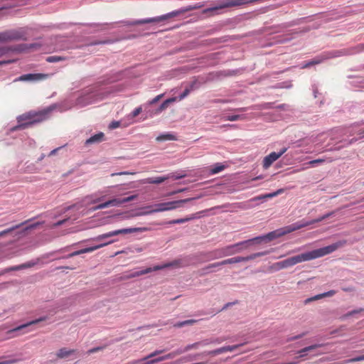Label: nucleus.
<instances>
[{
	"mask_svg": "<svg viewBox=\"0 0 364 364\" xmlns=\"http://www.w3.org/2000/svg\"><path fill=\"white\" fill-rule=\"evenodd\" d=\"M346 244V241H338L336 243L330 245L328 246L321 247L312 250L311 252H304L284 260H282V264L284 268H287L294 266L298 263H301L306 261H310L316 258H319L331 254L336 251L338 248L343 247Z\"/></svg>",
	"mask_w": 364,
	"mask_h": 364,
	"instance_id": "nucleus-1",
	"label": "nucleus"
},
{
	"mask_svg": "<svg viewBox=\"0 0 364 364\" xmlns=\"http://www.w3.org/2000/svg\"><path fill=\"white\" fill-rule=\"evenodd\" d=\"M50 111L51 109L48 108L39 112H28L23 114L17 117L18 124L14 127L12 130L24 129L34 124L40 123L48 118Z\"/></svg>",
	"mask_w": 364,
	"mask_h": 364,
	"instance_id": "nucleus-2",
	"label": "nucleus"
},
{
	"mask_svg": "<svg viewBox=\"0 0 364 364\" xmlns=\"http://www.w3.org/2000/svg\"><path fill=\"white\" fill-rule=\"evenodd\" d=\"M262 237H255L234 245H228L221 248L215 249L208 253V259H220L225 257L230 256L241 252L243 249H246L253 240H261Z\"/></svg>",
	"mask_w": 364,
	"mask_h": 364,
	"instance_id": "nucleus-3",
	"label": "nucleus"
},
{
	"mask_svg": "<svg viewBox=\"0 0 364 364\" xmlns=\"http://www.w3.org/2000/svg\"><path fill=\"white\" fill-rule=\"evenodd\" d=\"M333 214V212H331V213H327V214L321 216L319 218L314 220L312 221L307 222V223H303V224H301V225H294L293 226H289V227H288V230L287 231H284L282 233L277 234V232H275V231L271 232L268 233L267 235L261 237H262L261 240H255V241L259 242L262 240H263L264 238H267L269 240H272L274 238H275V237H277L278 236L284 235V234H286L287 232H291L292 231L299 230V229H300L301 228H304V227L312 225V224H314L315 223L321 222L322 220H323L328 218V217L331 216ZM252 242H255V240H253Z\"/></svg>",
	"mask_w": 364,
	"mask_h": 364,
	"instance_id": "nucleus-4",
	"label": "nucleus"
},
{
	"mask_svg": "<svg viewBox=\"0 0 364 364\" xmlns=\"http://www.w3.org/2000/svg\"><path fill=\"white\" fill-rule=\"evenodd\" d=\"M200 6H196L193 7H190L188 9H186L182 11H172V12L166 14L165 15H162L160 16L154 17V18H145V19H141V20L133 21L127 23V25L134 26V25L145 24V23H159V22L164 21L165 20H167L169 18L176 16L178 14H180L184 11H191V10H193V9H195L197 8H200Z\"/></svg>",
	"mask_w": 364,
	"mask_h": 364,
	"instance_id": "nucleus-5",
	"label": "nucleus"
},
{
	"mask_svg": "<svg viewBox=\"0 0 364 364\" xmlns=\"http://www.w3.org/2000/svg\"><path fill=\"white\" fill-rule=\"evenodd\" d=\"M194 198H186V199L178 200H173V201L158 203V204L154 205L156 208L153 209V210H150L149 213L163 212V211H166V210H174L178 208L182 207V205L184 203L191 201Z\"/></svg>",
	"mask_w": 364,
	"mask_h": 364,
	"instance_id": "nucleus-6",
	"label": "nucleus"
},
{
	"mask_svg": "<svg viewBox=\"0 0 364 364\" xmlns=\"http://www.w3.org/2000/svg\"><path fill=\"white\" fill-rule=\"evenodd\" d=\"M149 230V228L146 227L142 228H123L119 230H116L113 231H110L102 235H98L96 237L94 240L95 241H100L102 240L116 236L120 234H129V233H134V232H144L146 231Z\"/></svg>",
	"mask_w": 364,
	"mask_h": 364,
	"instance_id": "nucleus-7",
	"label": "nucleus"
},
{
	"mask_svg": "<svg viewBox=\"0 0 364 364\" xmlns=\"http://www.w3.org/2000/svg\"><path fill=\"white\" fill-rule=\"evenodd\" d=\"M25 33L22 30H10L0 33V43L25 39Z\"/></svg>",
	"mask_w": 364,
	"mask_h": 364,
	"instance_id": "nucleus-8",
	"label": "nucleus"
},
{
	"mask_svg": "<svg viewBox=\"0 0 364 364\" xmlns=\"http://www.w3.org/2000/svg\"><path fill=\"white\" fill-rule=\"evenodd\" d=\"M267 253H268L267 252H259L252 254L247 257H231V258L223 260L222 264H223V265H225V264H235V263H238V262H247L249 260L255 259L257 257L266 255Z\"/></svg>",
	"mask_w": 364,
	"mask_h": 364,
	"instance_id": "nucleus-9",
	"label": "nucleus"
},
{
	"mask_svg": "<svg viewBox=\"0 0 364 364\" xmlns=\"http://www.w3.org/2000/svg\"><path fill=\"white\" fill-rule=\"evenodd\" d=\"M284 192V189L280 188V189H278L275 192L258 196L251 198L250 200H248L247 202L238 203L237 206L242 209H248L252 207V205L250 204L251 202L257 201V200H262V199H265V198H272L275 197Z\"/></svg>",
	"mask_w": 364,
	"mask_h": 364,
	"instance_id": "nucleus-10",
	"label": "nucleus"
},
{
	"mask_svg": "<svg viewBox=\"0 0 364 364\" xmlns=\"http://www.w3.org/2000/svg\"><path fill=\"white\" fill-rule=\"evenodd\" d=\"M287 150V148H283L279 153L272 152L269 155L264 157L263 160V166L264 168H269L273 162L277 161L282 154H284Z\"/></svg>",
	"mask_w": 364,
	"mask_h": 364,
	"instance_id": "nucleus-11",
	"label": "nucleus"
},
{
	"mask_svg": "<svg viewBox=\"0 0 364 364\" xmlns=\"http://www.w3.org/2000/svg\"><path fill=\"white\" fill-rule=\"evenodd\" d=\"M114 242V240H111V241H109L107 242H105V243L100 244V245H95V246H93V247H90L84 248V249H82V250L73 252L70 253V255H68V257H73L74 256L79 255H81V254L92 252H93V251H95L96 250H98V249H100L101 247H105L106 245L112 244Z\"/></svg>",
	"mask_w": 364,
	"mask_h": 364,
	"instance_id": "nucleus-12",
	"label": "nucleus"
},
{
	"mask_svg": "<svg viewBox=\"0 0 364 364\" xmlns=\"http://www.w3.org/2000/svg\"><path fill=\"white\" fill-rule=\"evenodd\" d=\"M48 74L36 73V74H26L19 77L18 80L27 81V80H43L48 77Z\"/></svg>",
	"mask_w": 364,
	"mask_h": 364,
	"instance_id": "nucleus-13",
	"label": "nucleus"
},
{
	"mask_svg": "<svg viewBox=\"0 0 364 364\" xmlns=\"http://www.w3.org/2000/svg\"><path fill=\"white\" fill-rule=\"evenodd\" d=\"M171 265H172V264L168 263V264H164L162 266L157 265V266L154 267L153 268L148 267V268H146L144 270L138 271V272H135L132 273V275L129 277H139V276H141V275H143V274H146L150 273L152 271H157V270L162 269L164 268L170 267Z\"/></svg>",
	"mask_w": 364,
	"mask_h": 364,
	"instance_id": "nucleus-14",
	"label": "nucleus"
},
{
	"mask_svg": "<svg viewBox=\"0 0 364 364\" xmlns=\"http://www.w3.org/2000/svg\"><path fill=\"white\" fill-rule=\"evenodd\" d=\"M105 134L102 132H99L89 139L85 141V144H91L95 143H100L104 140Z\"/></svg>",
	"mask_w": 364,
	"mask_h": 364,
	"instance_id": "nucleus-15",
	"label": "nucleus"
},
{
	"mask_svg": "<svg viewBox=\"0 0 364 364\" xmlns=\"http://www.w3.org/2000/svg\"><path fill=\"white\" fill-rule=\"evenodd\" d=\"M109 206H119V201L117 198L109 200L105 203L99 204L95 208V210H100L108 208Z\"/></svg>",
	"mask_w": 364,
	"mask_h": 364,
	"instance_id": "nucleus-16",
	"label": "nucleus"
},
{
	"mask_svg": "<svg viewBox=\"0 0 364 364\" xmlns=\"http://www.w3.org/2000/svg\"><path fill=\"white\" fill-rule=\"evenodd\" d=\"M46 320V317H43V318H38V319H36V320H33L32 321H30L27 323H25V324H23V325H21L12 330H11L10 331H9V333H13V332H16V331H18L20 330H22L31 325H33V324H36L41 321H45Z\"/></svg>",
	"mask_w": 364,
	"mask_h": 364,
	"instance_id": "nucleus-17",
	"label": "nucleus"
},
{
	"mask_svg": "<svg viewBox=\"0 0 364 364\" xmlns=\"http://www.w3.org/2000/svg\"><path fill=\"white\" fill-rule=\"evenodd\" d=\"M322 346H323L322 344H314V345H311V346L305 347L298 351V353L299 354L298 358H304L306 355V353L311 351L317 348L321 347Z\"/></svg>",
	"mask_w": 364,
	"mask_h": 364,
	"instance_id": "nucleus-18",
	"label": "nucleus"
},
{
	"mask_svg": "<svg viewBox=\"0 0 364 364\" xmlns=\"http://www.w3.org/2000/svg\"><path fill=\"white\" fill-rule=\"evenodd\" d=\"M336 291L335 290H330V291H328L327 292H325V293H323V294H320L316 295L314 297L309 298V299H308L306 301V302L308 303L309 301H314V300H318V299H322V298H324V297L332 296L334 294H336Z\"/></svg>",
	"mask_w": 364,
	"mask_h": 364,
	"instance_id": "nucleus-19",
	"label": "nucleus"
},
{
	"mask_svg": "<svg viewBox=\"0 0 364 364\" xmlns=\"http://www.w3.org/2000/svg\"><path fill=\"white\" fill-rule=\"evenodd\" d=\"M169 178H171V176H158L156 178H148L146 179L145 182L148 183L159 184Z\"/></svg>",
	"mask_w": 364,
	"mask_h": 364,
	"instance_id": "nucleus-20",
	"label": "nucleus"
},
{
	"mask_svg": "<svg viewBox=\"0 0 364 364\" xmlns=\"http://www.w3.org/2000/svg\"><path fill=\"white\" fill-rule=\"evenodd\" d=\"M151 213H149V211H141V210L132 211V212H129V213H126V215H124V218L128 219V218L142 216V215H148V214H151Z\"/></svg>",
	"mask_w": 364,
	"mask_h": 364,
	"instance_id": "nucleus-21",
	"label": "nucleus"
},
{
	"mask_svg": "<svg viewBox=\"0 0 364 364\" xmlns=\"http://www.w3.org/2000/svg\"><path fill=\"white\" fill-rule=\"evenodd\" d=\"M75 352V350H68L65 348H63L58 351L57 356L59 358H63L69 356L70 355L74 353Z\"/></svg>",
	"mask_w": 364,
	"mask_h": 364,
	"instance_id": "nucleus-22",
	"label": "nucleus"
},
{
	"mask_svg": "<svg viewBox=\"0 0 364 364\" xmlns=\"http://www.w3.org/2000/svg\"><path fill=\"white\" fill-rule=\"evenodd\" d=\"M176 100V97H172V98H169V99H167L159 107L156 109V113H160L162 111H164V109H166L168 105L171 102H175Z\"/></svg>",
	"mask_w": 364,
	"mask_h": 364,
	"instance_id": "nucleus-23",
	"label": "nucleus"
},
{
	"mask_svg": "<svg viewBox=\"0 0 364 364\" xmlns=\"http://www.w3.org/2000/svg\"><path fill=\"white\" fill-rule=\"evenodd\" d=\"M194 218H195V216L192 215L191 217H187V218H181V219H176V220H169V221L166 222V223L168 224V225L184 223L190 221V220H193Z\"/></svg>",
	"mask_w": 364,
	"mask_h": 364,
	"instance_id": "nucleus-24",
	"label": "nucleus"
},
{
	"mask_svg": "<svg viewBox=\"0 0 364 364\" xmlns=\"http://www.w3.org/2000/svg\"><path fill=\"white\" fill-rule=\"evenodd\" d=\"M326 58H327V57H326V58H323V57H318V58H315V59H314V60H311V61L308 62V63H306L305 65H304L302 66V68H309V67H310V66H311V65H316V64H319V63H321V62H323V60L324 59H326Z\"/></svg>",
	"mask_w": 364,
	"mask_h": 364,
	"instance_id": "nucleus-25",
	"label": "nucleus"
},
{
	"mask_svg": "<svg viewBox=\"0 0 364 364\" xmlns=\"http://www.w3.org/2000/svg\"><path fill=\"white\" fill-rule=\"evenodd\" d=\"M176 140V137L172 134H164L156 137V141Z\"/></svg>",
	"mask_w": 364,
	"mask_h": 364,
	"instance_id": "nucleus-26",
	"label": "nucleus"
},
{
	"mask_svg": "<svg viewBox=\"0 0 364 364\" xmlns=\"http://www.w3.org/2000/svg\"><path fill=\"white\" fill-rule=\"evenodd\" d=\"M225 339L221 338H212V339H205L203 341V346H208L211 343H221L223 341H224Z\"/></svg>",
	"mask_w": 364,
	"mask_h": 364,
	"instance_id": "nucleus-27",
	"label": "nucleus"
},
{
	"mask_svg": "<svg viewBox=\"0 0 364 364\" xmlns=\"http://www.w3.org/2000/svg\"><path fill=\"white\" fill-rule=\"evenodd\" d=\"M65 60H66L65 57L58 56V55L48 56L46 58V61L48 63H57V62Z\"/></svg>",
	"mask_w": 364,
	"mask_h": 364,
	"instance_id": "nucleus-28",
	"label": "nucleus"
},
{
	"mask_svg": "<svg viewBox=\"0 0 364 364\" xmlns=\"http://www.w3.org/2000/svg\"><path fill=\"white\" fill-rule=\"evenodd\" d=\"M196 322V320H194V319L186 320V321L178 322V323L174 324V327L181 328L186 325L193 324Z\"/></svg>",
	"mask_w": 364,
	"mask_h": 364,
	"instance_id": "nucleus-29",
	"label": "nucleus"
},
{
	"mask_svg": "<svg viewBox=\"0 0 364 364\" xmlns=\"http://www.w3.org/2000/svg\"><path fill=\"white\" fill-rule=\"evenodd\" d=\"M33 265H34V263L28 262V263L22 264L18 265V266L13 267L11 268V270H19V269H26V268L31 267Z\"/></svg>",
	"mask_w": 364,
	"mask_h": 364,
	"instance_id": "nucleus-30",
	"label": "nucleus"
},
{
	"mask_svg": "<svg viewBox=\"0 0 364 364\" xmlns=\"http://www.w3.org/2000/svg\"><path fill=\"white\" fill-rule=\"evenodd\" d=\"M200 82L196 79H195L194 80L191 82V83L189 84V85L187 87L188 88V90L190 91H193V90L198 89L200 87Z\"/></svg>",
	"mask_w": 364,
	"mask_h": 364,
	"instance_id": "nucleus-31",
	"label": "nucleus"
},
{
	"mask_svg": "<svg viewBox=\"0 0 364 364\" xmlns=\"http://www.w3.org/2000/svg\"><path fill=\"white\" fill-rule=\"evenodd\" d=\"M224 168H225L224 165L217 164L213 168H211L210 173L212 174H215V173H218L222 171L223 170H224Z\"/></svg>",
	"mask_w": 364,
	"mask_h": 364,
	"instance_id": "nucleus-32",
	"label": "nucleus"
},
{
	"mask_svg": "<svg viewBox=\"0 0 364 364\" xmlns=\"http://www.w3.org/2000/svg\"><path fill=\"white\" fill-rule=\"evenodd\" d=\"M24 223H21V224H20V225H17L14 226V227L11 228H9V229H6V230H3V231L0 232V237H3V236H4V235H6V234L10 233V232H12L13 230H16V229L18 228L19 227H21V226L22 225H23Z\"/></svg>",
	"mask_w": 364,
	"mask_h": 364,
	"instance_id": "nucleus-33",
	"label": "nucleus"
},
{
	"mask_svg": "<svg viewBox=\"0 0 364 364\" xmlns=\"http://www.w3.org/2000/svg\"><path fill=\"white\" fill-rule=\"evenodd\" d=\"M200 346H203V341L196 342L192 344L187 345L186 346V350H187V351H189L192 349H197Z\"/></svg>",
	"mask_w": 364,
	"mask_h": 364,
	"instance_id": "nucleus-34",
	"label": "nucleus"
},
{
	"mask_svg": "<svg viewBox=\"0 0 364 364\" xmlns=\"http://www.w3.org/2000/svg\"><path fill=\"white\" fill-rule=\"evenodd\" d=\"M136 198V195H133V196H131L122 198V199H120V198H117V199L119 201V206L120 205H122L123 203H128L129 201L133 200Z\"/></svg>",
	"mask_w": 364,
	"mask_h": 364,
	"instance_id": "nucleus-35",
	"label": "nucleus"
},
{
	"mask_svg": "<svg viewBox=\"0 0 364 364\" xmlns=\"http://www.w3.org/2000/svg\"><path fill=\"white\" fill-rule=\"evenodd\" d=\"M284 269V267H283V264H282V262L280 261V262H276L274 264H273L271 267H270V269L272 271H278V270H280V269Z\"/></svg>",
	"mask_w": 364,
	"mask_h": 364,
	"instance_id": "nucleus-36",
	"label": "nucleus"
},
{
	"mask_svg": "<svg viewBox=\"0 0 364 364\" xmlns=\"http://www.w3.org/2000/svg\"><path fill=\"white\" fill-rule=\"evenodd\" d=\"M245 119V117L243 115H240V114L230 115V116H228L226 117V120H229L231 122H234V121H237V120H240V119Z\"/></svg>",
	"mask_w": 364,
	"mask_h": 364,
	"instance_id": "nucleus-37",
	"label": "nucleus"
},
{
	"mask_svg": "<svg viewBox=\"0 0 364 364\" xmlns=\"http://www.w3.org/2000/svg\"><path fill=\"white\" fill-rule=\"evenodd\" d=\"M163 352H164V350H155V351L152 352L151 353H150V354H149V355H147L146 357H144V358H143V360H148V359H149V358H154V357H155V356H156V355H159V354L162 353Z\"/></svg>",
	"mask_w": 364,
	"mask_h": 364,
	"instance_id": "nucleus-38",
	"label": "nucleus"
},
{
	"mask_svg": "<svg viewBox=\"0 0 364 364\" xmlns=\"http://www.w3.org/2000/svg\"><path fill=\"white\" fill-rule=\"evenodd\" d=\"M326 161V159H315V160H312V161H310L308 164L314 166H315L316 164H322L323 162Z\"/></svg>",
	"mask_w": 364,
	"mask_h": 364,
	"instance_id": "nucleus-39",
	"label": "nucleus"
},
{
	"mask_svg": "<svg viewBox=\"0 0 364 364\" xmlns=\"http://www.w3.org/2000/svg\"><path fill=\"white\" fill-rule=\"evenodd\" d=\"M164 360H166L165 355H163V356H161V357L152 359V360H149V363L150 364H156V363H158L164 361Z\"/></svg>",
	"mask_w": 364,
	"mask_h": 364,
	"instance_id": "nucleus-40",
	"label": "nucleus"
},
{
	"mask_svg": "<svg viewBox=\"0 0 364 364\" xmlns=\"http://www.w3.org/2000/svg\"><path fill=\"white\" fill-rule=\"evenodd\" d=\"M191 92V91H190L188 90V88L186 87V89L184 90V91L179 95V97H178L179 100H181L184 99L185 97H186Z\"/></svg>",
	"mask_w": 364,
	"mask_h": 364,
	"instance_id": "nucleus-41",
	"label": "nucleus"
},
{
	"mask_svg": "<svg viewBox=\"0 0 364 364\" xmlns=\"http://www.w3.org/2000/svg\"><path fill=\"white\" fill-rule=\"evenodd\" d=\"M243 346L242 343L241 344H237V345H233V346H226L227 347V352L230 351V352H232V351H234L235 350L237 349L239 347Z\"/></svg>",
	"mask_w": 364,
	"mask_h": 364,
	"instance_id": "nucleus-42",
	"label": "nucleus"
},
{
	"mask_svg": "<svg viewBox=\"0 0 364 364\" xmlns=\"http://www.w3.org/2000/svg\"><path fill=\"white\" fill-rule=\"evenodd\" d=\"M18 360L17 359H9L3 361H0V364H14L16 363Z\"/></svg>",
	"mask_w": 364,
	"mask_h": 364,
	"instance_id": "nucleus-43",
	"label": "nucleus"
},
{
	"mask_svg": "<svg viewBox=\"0 0 364 364\" xmlns=\"http://www.w3.org/2000/svg\"><path fill=\"white\" fill-rule=\"evenodd\" d=\"M142 111V109L141 107H139L137 108H136L132 112V117L134 118V117H136V116H138Z\"/></svg>",
	"mask_w": 364,
	"mask_h": 364,
	"instance_id": "nucleus-44",
	"label": "nucleus"
},
{
	"mask_svg": "<svg viewBox=\"0 0 364 364\" xmlns=\"http://www.w3.org/2000/svg\"><path fill=\"white\" fill-rule=\"evenodd\" d=\"M164 96L163 94L159 95L156 97H155L154 99H152L151 101H149V105H154L158 101L161 100V98Z\"/></svg>",
	"mask_w": 364,
	"mask_h": 364,
	"instance_id": "nucleus-45",
	"label": "nucleus"
},
{
	"mask_svg": "<svg viewBox=\"0 0 364 364\" xmlns=\"http://www.w3.org/2000/svg\"><path fill=\"white\" fill-rule=\"evenodd\" d=\"M362 360H364V355L351 358L349 360V362L353 363V362H358V361H362Z\"/></svg>",
	"mask_w": 364,
	"mask_h": 364,
	"instance_id": "nucleus-46",
	"label": "nucleus"
},
{
	"mask_svg": "<svg viewBox=\"0 0 364 364\" xmlns=\"http://www.w3.org/2000/svg\"><path fill=\"white\" fill-rule=\"evenodd\" d=\"M203 354H205L208 355H212V356L217 355H218V348L215 350H213L204 352V353H203Z\"/></svg>",
	"mask_w": 364,
	"mask_h": 364,
	"instance_id": "nucleus-47",
	"label": "nucleus"
},
{
	"mask_svg": "<svg viewBox=\"0 0 364 364\" xmlns=\"http://www.w3.org/2000/svg\"><path fill=\"white\" fill-rule=\"evenodd\" d=\"M222 265H223V264H222V261H221V262H215V263L208 264V268H214V267H220Z\"/></svg>",
	"mask_w": 364,
	"mask_h": 364,
	"instance_id": "nucleus-48",
	"label": "nucleus"
},
{
	"mask_svg": "<svg viewBox=\"0 0 364 364\" xmlns=\"http://www.w3.org/2000/svg\"><path fill=\"white\" fill-rule=\"evenodd\" d=\"M176 356V355L175 351H172V352L165 355V358H166V360L172 359V358H175Z\"/></svg>",
	"mask_w": 364,
	"mask_h": 364,
	"instance_id": "nucleus-49",
	"label": "nucleus"
},
{
	"mask_svg": "<svg viewBox=\"0 0 364 364\" xmlns=\"http://www.w3.org/2000/svg\"><path fill=\"white\" fill-rule=\"evenodd\" d=\"M174 351H175L176 356L178 355H181L182 353H184L186 352H188L187 350H186V347H184L183 348L177 349L176 350H174Z\"/></svg>",
	"mask_w": 364,
	"mask_h": 364,
	"instance_id": "nucleus-50",
	"label": "nucleus"
},
{
	"mask_svg": "<svg viewBox=\"0 0 364 364\" xmlns=\"http://www.w3.org/2000/svg\"><path fill=\"white\" fill-rule=\"evenodd\" d=\"M168 176H171V178H174V179H180V178H182L186 176L185 174H183V175H175L174 173H171Z\"/></svg>",
	"mask_w": 364,
	"mask_h": 364,
	"instance_id": "nucleus-51",
	"label": "nucleus"
},
{
	"mask_svg": "<svg viewBox=\"0 0 364 364\" xmlns=\"http://www.w3.org/2000/svg\"><path fill=\"white\" fill-rule=\"evenodd\" d=\"M129 174H133V173H130L128 171H123V172H119V173H113L111 174V176H114L129 175Z\"/></svg>",
	"mask_w": 364,
	"mask_h": 364,
	"instance_id": "nucleus-52",
	"label": "nucleus"
},
{
	"mask_svg": "<svg viewBox=\"0 0 364 364\" xmlns=\"http://www.w3.org/2000/svg\"><path fill=\"white\" fill-rule=\"evenodd\" d=\"M102 347H97V348H91L88 351H87V353L88 354H91V353H96L100 350H102Z\"/></svg>",
	"mask_w": 364,
	"mask_h": 364,
	"instance_id": "nucleus-53",
	"label": "nucleus"
},
{
	"mask_svg": "<svg viewBox=\"0 0 364 364\" xmlns=\"http://www.w3.org/2000/svg\"><path fill=\"white\" fill-rule=\"evenodd\" d=\"M119 127V122H112L110 125H109V127L111 129H116L117 127Z\"/></svg>",
	"mask_w": 364,
	"mask_h": 364,
	"instance_id": "nucleus-54",
	"label": "nucleus"
},
{
	"mask_svg": "<svg viewBox=\"0 0 364 364\" xmlns=\"http://www.w3.org/2000/svg\"><path fill=\"white\" fill-rule=\"evenodd\" d=\"M218 355L227 352V347L223 346L218 348Z\"/></svg>",
	"mask_w": 364,
	"mask_h": 364,
	"instance_id": "nucleus-55",
	"label": "nucleus"
},
{
	"mask_svg": "<svg viewBox=\"0 0 364 364\" xmlns=\"http://www.w3.org/2000/svg\"><path fill=\"white\" fill-rule=\"evenodd\" d=\"M304 335H305V333H302V334H300V335L296 336H294V337L290 338H289V339H288V341H294V340H296V339L301 338H302Z\"/></svg>",
	"mask_w": 364,
	"mask_h": 364,
	"instance_id": "nucleus-56",
	"label": "nucleus"
},
{
	"mask_svg": "<svg viewBox=\"0 0 364 364\" xmlns=\"http://www.w3.org/2000/svg\"><path fill=\"white\" fill-rule=\"evenodd\" d=\"M213 268H208V266L205 267L202 269V271L204 272V274L208 273V272H213V270H212Z\"/></svg>",
	"mask_w": 364,
	"mask_h": 364,
	"instance_id": "nucleus-57",
	"label": "nucleus"
},
{
	"mask_svg": "<svg viewBox=\"0 0 364 364\" xmlns=\"http://www.w3.org/2000/svg\"><path fill=\"white\" fill-rule=\"evenodd\" d=\"M361 310H357V311H350L348 312L347 314L345 315L346 317L347 316H352L354 314H357L358 312H360Z\"/></svg>",
	"mask_w": 364,
	"mask_h": 364,
	"instance_id": "nucleus-58",
	"label": "nucleus"
},
{
	"mask_svg": "<svg viewBox=\"0 0 364 364\" xmlns=\"http://www.w3.org/2000/svg\"><path fill=\"white\" fill-rule=\"evenodd\" d=\"M342 290L344 291L348 292V291H353L355 289L353 287H346V288H342Z\"/></svg>",
	"mask_w": 364,
	"mask_h": 364,
	"instance_id": "nucleus-59",
	"label": "nucleus"
},
{
	"mask_svg": "<svg viewBox=\"0 0 364 364\" xmlns=\"http://www.w3.org/2000/svg\"><path fill=\"white\" fill-rule=\"evenodd\" d=\"M65 221H66V220H60V221L57 222L56 223H55L54 226H60V225H63Z\"/></svg>",
	"mask_w": 364,
	"mask_h": 364,
	"instance_id": "nucleus-60",
	"label": "nucleus"
},
{
	"mask_svg": "<svg viewBox=\"0 0 364 364\" xmlns=\"http://www.w3.org/2000/svg\"><path fill=\"white\" fill-rule=\"evenodd\" d=\"M186 361L184 360V358H181L180 360H178V361H176L175 363V364H180V363H185Z\"/></svg>",
	"mask_w": 364,
	"mask_h": 364,
	"instance_id": "nucleus-61",
	"label": "nucleus"
},
{
	"mask_svg": "<svg viewBox=\"0 0 364 364\" xmlns=\"http://www.w3.org/2000/svg\"><path fill=\"white\" fill-rule=\"evenodd\" d=\"M6 52L4 48H0V55L4 54Z\"/></svg>",
	"mask_w": 364,
	"mask_h": 364,
	"instance_id": "nucleus-62",
	"label": "nucleus"
},
{
	"mask_svg": "<svg viewBox=\"0 0 364 364\" xmlns=\"http://www.w3.org/2000/svg\"><path fill=\"white\" fill-rule=\"evenodd\" d=\"M57 150H58V149H53V150L50 152V155L54 154L57 151Z\"/></svg>",
	"mask_w": 364,
	"mask_h": 364,
	"instance_id": "nucleus-63",
	"label": "nucleus"
},
{
	"mask_svg": "<svg viewBox=\"0 0 364 364\" xmlns=\"http://www.w3.org/2000/svg\"><path fill=\"white\" fill-rule=\"evenodd\" d=\"M287 364H298L297 362H290V363H287Z\"/></svg>",
	"mask_w": 364,
	"mask_h": 364,
	"instance_id": "nucleus-64",
	"label": "nucleus"
}]
</instances>
